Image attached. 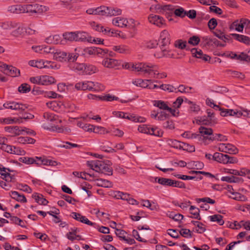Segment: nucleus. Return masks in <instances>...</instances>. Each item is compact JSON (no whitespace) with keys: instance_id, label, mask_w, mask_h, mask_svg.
I'll return each mask as SVG.
<instances>
[{"instance_id":"nucleus-49","label":"nucleus","mask_w":250,"mask_h":250,"mask_svg":"<svg viewBox=\"0 0 250 250\" xmlns=\"http://www.w3.org/2000/svg\"><path fill=\"white\" fill-rule=\"evenodd\" d=\"M63 37L65 40L70 42L76 41V32L65 33L63 34Z\"/></svg>"},{"instance_id":"nucleus-16","label":"nucleus","mask_w":250,"mask_h":250,"mask_svg":"<svg viewBox=\"0 0 250 250\" xmlns=\"http://www.w3.org/2000/svg\"><path fill=\"white\" fill-rule=\"evenodd\" d=\"M21 159L23 163L27 165L35 164L37 165H41L42 164H45L43 163V161L42 160L41 157H36L32 158L25 157L21 158Z\"/></svg>"},{"instance_id":"nucleus-39","label":"nucleus","mask_w":250,"mask_h":250,"mask_svg":"<svg viewBox=\"0 0 250 250\" xmlns=\"http://www.w3.org/2000/svg\"><path fill=\"white\" fill-rule=\"evenodd\" d=\"M221 180L222 181H225L229 183H236L239 182L241 178L234 176H223L221 178Z\"/></svg>"},{"instance_id":"nucleus-11","label":"nucleus","mask_w":250,"mask_h":250,"mask_svg":"<svg viewBox=\"0 0 250 250\" xmlns=\"http://www.w3.org/2000/svg\"><path fill=\"white\" fill-rule=\"evenodd\" d=\"M105 164L104 162L99 160L87 162L88 166L93 170L98 172H101L102 170H103V168L104 167V166Z\"/></svg>"},{"instance_id":"nucleus-2","label":"nucleus","mask_w":250,"mask_h":250,"mask_svg":"<svg viewBox=\"0 0 250 250\" xmlns=\"http://www.w3.org/2000/svg\"><path fill=\"white\" fill-rule=\"evenodd\" d=\"M23 13L40 14L47 10V8L37 3L22 5Z\"/></svg>"},{"instance_id":"nucleus-37","label":"nucleus","mask_w":250,"mask_h":250,"mask_svg":"<svg viewBox=\"0 0 250 250\" xmlns=\"http://www.w3.org/2000/svg\"><path fill=\"white\" fill-rule=\"evenodd\" d=\"M138 130L141 133L151 135L152 127L146 125H139Z\"/></svg>"},{"instance_id":"nucleus-44","label":"nucleus","mask_w":250,"mask_h":250,"mask_svg":"<svg viewBox=\"0 0 250 250\" xmlns=\"http://www.w3.org/2000/svg\"><path fill=\"white\" fill-rule=\"evenodd\" d=\"M210 220L213 222H217L219 225H222L224 223L223 216L220 214H215L209 216Z\"/></svg>"},{"instance_id":"nucleus-14","label":"nucleus","mask_w":250,"mask_h":250,"mask_svg":"<svg viewBox=\"0 0 250 250\" xmlns=\"http://www.w3.org/2000/svg\"><path fill=\"white\" fill-rule=\"evenodd\" d=\"M46 104L48 108L57 112L62 111L65 107V105L60 101H53L46 103Z\"/></svg>"},{"instance_id":"nucleus-62","label":"nucleus","mask_w":250,"mask_h":250,"mask_svg":"<svg viewBox=\"0 0 250 250\" xmlns=\"http://www.w3.org/2000/svg\"><path fill=\"white\" fill-rule=\"evenodd\" d=\"M78 57V54L77 53H67V58L65 61H67L69 62H74Z\"/></svg>"},{"instance_id":"nucleus-6","label":"nucleus","mask_w":250,"mask_h":250,"mask_svg":"<svg viewBox=\"0 0 250 250\" xmlns=\"http://www.w3.org/2000/svg\"><path fill=\"white\" fill-rule=\"evenodd\" d=\"M43 117L44 120L42 121V126L44 129H46L47 130H51V126L47 125L46 124L45 122H47L49 123V122H53L58 120L59 123L61 122V120H58L57 119L58 117L53 113L45 112L43 114Z\"/></svg>"},{"instance_id":"nucleus-20","label":"nucleus","mask_w":250,"mask_h":250,"mask_svg":"<svg viewBox=\"0 0 250 250\" xmlns=\"http://www.w3.org/2000/svg\"><path fill=\"white\" fill-rule=\"evenodd\" d=\"M4 129L6 132L10 133L12 136L20 135L24 132L23 128L18 126H6Z\"/></svg>"},{"instance_id":"nucleus-13","label":"nucleus","mask_w":250,"mask_h":250,"mask_svg":"<svg viewBox=\"0 0 250 250\" xmlns=\"http://www.w3.org/2000/svg\"><path fill=\"white\" fill-rule=\"evenodd\" d=\"M3 106L7 109H10L12 110L24 111L27 108V106L25 104H21L17 103L16 102H10L7 103L3 104Z\"/></svg>"},{"instance_id":"nucleus-23","label":"nucleus","mask_w":250,"mask_h":250,"mask_svg":"<svg viewBox=\"0 0 250 250\" xmlns=\"http://www.w3.org/2000/svg\"><path fill=\"white\" fill-rule=\"evenodd\" d=\"M69 67L72 70L76 71L80 74H84L85 69V63H71L69 65Z\"/></svg>"},{"instance_id":"nucleus-63","label":"nucleus","mask_w":250,"mask_h":250,"mask_svg":"<svg viewBox=\"0 0 250 250\" xmlns=\"http://www.w3.org/2000/svg\"><path fill=\"white\" fill-rule=\"evenodd\" d=\"M104 167L103 168V170H102L101 173H104V174L110 175L112 174V169L110 166H109L107 164H105Z\"/></svg>"},{"instance_id":"nucleus-61","label":"nucleus","mask_w":250,"mask_h":250,"mask_svg":"<svg viewBox=\"0 0 250 250\" xmlns=\"http://www.w3.org/2000/svg\"><path fill=\"white\" fill-rule=\"evenodd\" d=\"M174 13L176 16L182 18L184 17L186 15V11L182 7H179L177 9L175 8Z\"/></svg>"},{"instance_id":"nucleus-47","label":"nucleus","mask_w":250,"mask_h":250,"mask_svg":"<svg viewBox=\"0 0 250 250\" xmlns=\"http://www.w3.org/2000/svg\"><path fill=\"white\" fill-rule=\"evenodd\" d=\"M229 29L230 30L235 29L238 32H242L243 30V27L240 24L238 21L237 20L231 24L229 26Z\"/></svg>"},{"instance_id":"nucleus-58","label":"nucleus","mask_w":250,"mask_h":250,"mask_svg":"<svg viewBox=\"0 0 250 250\" xmlns=\"http://www.w3.org/2000/svg\"><path fill=\"white\" fill-rule=\"evenodd\" d=\"M93 132L100 134H104L108 132L104 127L94 125L93 126Z\"/></svg>"},{"instance_id":"nucleus-8","label":"nucleus","mask_w":250,"mask_h":250,"mask_svg":"<svg viewBox=\"0 0 250 250\" xmlns=\"http://www.w3.org/2000/svg\"><path fill=\"white\" fill-rule=\"evenodd\" d=\"M155 8L158 10V12L165 14L166 15L170 16L171 14L174 13L175 7L172 5H160L158 4L156 5Z\"/></svg>"},{"instance_id":"nucleus-56","label":"nucleus","mask_w":250,"mask_h":250,"mask_svg":"<svg viewBox=\"0 0 250 250\" xmlns=\"http://www.w3.org/2000/svg\"><path fill=\"white\" fill-rule=\"evenodd\" d=\"M64 144L58 145V147L61 148H65L66 149H71L73 147H79L80 146L76 144L71 143L69 142H66L64 143Z\"/></svg>"},{"instance_id":"nucleus-60","label":"nucleus","mask_w":250,"mask_h":250,"mask_svg":"<svg viewBox=\"0 0 250 250\" xmlns=\"http://www.w3.org/2000/svg\"><path fill=\"white\" fill-rule=\"evenodd\" d=\"M66 237L71 241H74V240H79L82 239L80 235L76 234L74 232H69L66 234Z\"/></svg>"},{"instance_id":"nucleus-54","label":"nucleus","mask_w":250,"mask_h":250,"mask_svg":"<svg viewBox=\"0 0 250 250\" xmlns=\"http://www.w3.org/2000/svg\"><path fill=\"white\" fill-rule=\"evenodd\" d=\"M86 39V34L85 32H76V42H83Z\"/></svg>"},{"instance_id":"nucleus-18","label":"nucleus","mask_w":250,"mask_h":250,"mask_svg":"<svg viewBox=\"0 0 250 250\" xmlns=\"http://www.w3.org/2000/svg\"><path fill=\"white\" fill-rule=\"evenodd\" d=\"M1 147L5 151L11 154L21 155L23 152V150H21L19 147L7 145L5 144L2 146Z\"/></svg>"},{"instance_id":"nucleus-25","label":"nucleus","mask_w":250,"mask_h":250,"mask_svg":"<svg viewBox=\"0 0 250 250\" xmlns=\"http://www.w3.org/2000/svg\"><path fill=\"white\" fill-rule=\"evenodd\" d=\"M227 158V154L215 152L213 155L212 159L218 163L226 164Z\"/></svg>"},{"instance_id":"nucleus-35","label":"nucleus","mask_w":250,"mask_h":250,"mask_svg":"<svg viewBox=\"0 0 250 250\" xmlns=\"http://www.w3.org/2000/svg\"><path fill=\"white\" fill-rule=\"evenodd\" d=\"M20 70L12 66H9L6 73V75L12 77H17L20 75Z\"/></svg>"},{"instance_id":"nucleus-29","label":"nucleus","mask_w":250,"mask_h":250,"mask_svg":"<svg viewBox=\"0 0 250 250\" xmlns=\"http://www.w3.org/2000/svg\"><path fill=\"white\" fill-rule=\"evenodd\" d=\"M231 35L237 41L245 44H250V38L248 36L237 34H231Z\"/></svg>"},{"instance_id":"nucleus-59","label":"nucleus","mask_w":250,"mask_h":250,"mask_svg":"<svg viewBox=\"0 0 250 250\" xmlns=\"http://www.w3.org/2000/svg\"><path fill=\"white\" fill-rule=\"evenodd\" d=\"M21 93H25L30 91V86L27 83H23L18 88Z\"/></svg>"},{"instance_id":"nucleus-51","label":"nucleus","mask_w":250,"mask_h":250,"mask_svg":"<svg viewBox=\"0 0 250 250\" xmlns=\"http://www.w3.org/2000/svg\"><path fill=\"white\" fill-rule=\"evenodd\" d=\"M12 171H13V170L9 168L0 167V174L2 176H4L5 178L9 177L10 178V181H11V178L9 172Z\"/></svg>"},{"instance_id":"nucleus-48","label":"nucleus","mask_w":250,"mask_h":250,"mask_svg":"<svg viewBox=\"0 0 250 250\" xmlns=\"http://www.w3.org/2000/svg\"><path fill=\"white\" fill-rule=\"evenodd\" d=\"M85 69L84 72L85 74H91L96 72V67L92 64L85 63Z\"/></svg>"},{"instance_id":"nucleus-26","label":"nucleus","mask_w":250,"mask_h":250,"mask_svg":"<svg viewBox=\"0 0 250 250\" xmlns=\"http://www.w3.org/2000/svg\"><path fill=\"white\" fill-rule=\"evenodd\" d=\"M55 83V79L52 76L43 75L40 76V84L48 85Z\"/></svg>"},{"instance_id":"nucleus-33","label":"nucleus","mask_w":250,"mask_h":250,"mask_svg":"<svg viewBox=\"0 0 250 250\" xmlns=\"http://www.w3.org/2000/svg\"><path fill=\"white\" fill-rule=\"evenodd\" d=\"M97 185L104 188H110L112 187L113 184L108 180L100 179L97 180Z\"/></svg>"},{"instance_id":"nucleus-5","label":"nucleus","mask_w":250,"mask_h":250,"mask_svg":"<svg viewBox=\"0 0 250 250\" xmlns=\"http://www.w3.org/2000/svg\"><path fill=\"white\" fill-rule=\"evenodd\" d=\"M199 132L200 133V136L203 137V143L205 145L209 144V140L210 136H211L213 134V130L210 128H207L204 126H200L199 128Z\"/></svg>"},{"instance_id":"nucleus-38","label":"nucleus","mask_w":250,"mask_h":250,"mask_svg":"<svg viewBox=\"0 0 250 250\" xmlns=\"http://www.w3.org/2000/svg\"><path fill=\"white\" fill-rule=\"evenodd\" d=\"M33 197L36 201L40 205H46L48 203V201L43 197L42 194L35 193L33 195Z\"/></svg>"},{"instance_id":"nucleus-30","label":"nucleus","mask_w":250,"mask_h":250,"mask_svg":"<svg viewBox=\"0 0 250 250\" xmlns=\"http://www.w3.org/2000/svg\"><path fill=\"white\" fill-rule=\"evenodd\" d=\"M7 10L13 14L23 13L22 5L17 4L10 6L8 7Z\"/></svg>"},{"instance_id":"nucleus-1","label":"nucleus","mask_w":250,"mask_h":250,"mask_svg":"<svg viewBox=\"0 0 250 250\" xmlns=\"http://www.w3.org/2000/svg\"><path fill=\"white\" fill-rule=\"evenodd\" d=\"M132 67L137 71H140L149 75H153V77L156 79H163L167 77L166 72H159V66L155 64L151 63H139L132 64Z\"/></svg>"},{"instance_id":"nucleus-3","label":"nucleus","mask_w":250,"mask_h":250,"mask_svg":"<svg viewBox=\"0 0 250 250\" xmlns=\"http://www.w3.org/2000/svg\"><path fill=\"white\" fill-rule=\"evenodd\" d=\"M122 64L121 60H117L108 57H105L102 61V65L108 68H118Z\"/></svg>"},{"instance_id":"nucleus-15","label":"nucleus","mask_w":250,"mask_h":250,"mask_svg":"<svg viewBox=\"0 0 250 250\" xmlns=\"http://www.w3.org/2000/svg\"><path fill=\"white\" fill-rule=\"evenodd\" d=\"M92 81H85L77 83L75 85V88L77 90H88L91 91V84Z\"/></svg>"},{"instance_id":"nucleus-36","label":"nucleus","mask_w":250,"mask_h":250,"mask_svg":"<svg viewBox=\"0 0 250 250\" xmlns=\"http://www.w3.org/2000/svg\"><path fill=\"white\" fill-rule=\"evenodd\" d=\"M91 91L99 92L104 89V86L101 83L92 82Z\"/></svg>"},{"instance_id":"nucleus-22","label":"nucleus","mask_w":250,"mask_h":250,"mask_svg":"<svg viewBox=\"0 0 250 250\" xmlns=\"http://www.w3.org/2000/svg\"><path fill=\"white\" fill-rule=\"evenodd\" d=\"M112 50L120 54H128L130 53L129 47L123 44L113 46Z\"/></svg>"},{"instance_id":"nucleus-52","label":"nucleus","mask_w":250,"mask_h":250,"mask_svg":"<svg viewBox=\"0 0 250 250\" xmlns=\"http://www.w3.org/2000/svg\"><path fill=\"white\" fill-rule=\"evenodd\" d=\"M118 100H119V98L118 97L109 94H106L104 96H102V101L112 102Z\"/></svg>"},{"instance_id":"nucleus-24","label":"nucleus","mask_w":250,"mask_h":250,"mask_svg":"<svg viewBox=\"0 0 250 250\" xmlns=\"http://www.w3.org/2000/svg\"><path fill=\"white\" fill-rule=\"evenodd\" d=\"M9 194L12 198L15 199L18 202L21 203H26L27 202V200L25 196L23 194H20L17 191H11Z\"/></svg>"},{"instance_id":"nucleus-32","label":"nucleus","mask_w":250,"mask_h":250,"mask_svg":"<svg viewBox=\"0 0 250 250\" xmlns=\"http://www.w3.org/2000/svg\"><path fill=\"white\" fill-rule=\"evenodd\" d=\"M61 37L59 35L50 36L45 39V42L47 43L58 44L61 42Z\"/></svg>"},{"instance_id":"nucleus-41","label":"nucleus","mask_w":250,"mask_h":250,"mask_svg":"<svg viewBox=\"0 0 250 250\" xmlns=\"http://www.w3.org/2000/svg\"><path fill=\"white\" fill-rule=\"evenodd\" d=\"M153 104L155 106L164 110H167L169 108L167 103L163 101H155Z\"/></svg>"},{"instance_id":"nucleus-9","label":"nucleus","mask_w":250,"mask_h":250,"mask_svg":"<svg viewBox=\"0 0 250 250\" xmlns=\"http://www.w3.org/2000/svg\"><path fill=\"white\" fill-rule=\"evenodd\" d=\"M134 22L135 21L132 19L127 20L126 19L121 17H117L114 18L112 20L113 25L121 28L125 27L128 24L130 23L133 24L134 23Z\"/></svg>"},{"instance_id":"nucleus-40","label":"nucleus","mask_w":250,"mask_h":250,"mask_svg":"<svg viewBox=\"0 0 250 250\" xmlns=\"http://www.w3.org/2000/svg\"><path fill=\"white\" fill-rule=\"evenodd\" d=\"M125 119H127L128 120H131L136 123H137V122L143 123V122H145L146 121L145 118H144L143 117L135 116H133V115H128L127 113H125Z\"/></svg>"},{"instance_id":"nucleus-21","label":"nucleus","mask_w":250,"mask_h":250,"mask_svg":"<svg viewBox=\"0 0 250 250\" xmlns=\"http://www.w3.org/2000/svg\"><path fill=\"white\" fill-rule=\"evenodd\" d=\"M67 56L66 52L55 49L53 54V59L59 62L65 61Z\"/></svg>"},{"instance_id":"nucleus-10","label":"nucleus","mask_w":250,"mask_h":250,"mask_svg":"<svg viewBox=\"0 0 250 250\" xmlns=\"http://www.w3.org/2000/svg\"><path fill=\"white\" fill-rule=\"evenodd\" d=\"M217 109H218L220 111V115L222 116L225 117L227 116H235L237 118H239L241 117L243 113L241 111H238L237 110H233L229 109H224L221 108L219 106V108H217Z\"/></svg>"},{"instance_id":"nucleus-50","label":"nucleus","mask_w":250,"mask_h":250,"mask_svg":"<svg viewBox=\"0 0 250 250\" xmlns=\"http://www.w3.org/2000/svg\"><path fill=\"white\" fill-rule=\"evenodd\" d=\"M17 23L11 21H7L0 23V26L4 29H10L16 27Z\"/></svg>"},{"instance_id":"nucleus-27","label":"nucleus","mask_w":250,"mask_h":250,"mask_svg":"<svg viewBox=\"0 0 250 250\" xmlns=\"http://www.w3.org/2000/svg\"><path fill=\"white\" fill-rule=\"evenodd\" d=\"M155 182H158L159 184L165 186L172 187V185L173 184V180L166 178L155 177Z\"/></svg>"},{"instance_id":"nucleus-55","label":"nucleus","mask_w":250,"mask_h":250,"mask_svg":"<svg viewBox=\"0 0 250 250\" xmlns=\"http://www.w3.org/2000/svg\"><path fill=\"white\" fill-rule=\"evenodd\" d=\"M108 9L109 16H115L122 14V10L118 8L108 7Z\"/></svg>"},{"instance_id":"nucleus-7","label":"nucleus","mask_w":250,"mask_h":250,"mask_svg":"<svg viewBox=\"0 0 250 250\" xmlns=\"http://www.w3.org/2000/svg\"><path fill=\"white\" fill-rule=\"evenodd\" d=\"M108 53V50L99 47H87L83 49L84 55H96L101 54L104 56Z\"/></svg>"},{"instance_id":"nucleus-19","label":"nucleus","mask_w":250,"mask_h":250,"mask_svg":"<svg viewBox=\"0 0 250 250\" xmlns=\"http://www.w3.org/2000/svg\"><path fill=\"white\" fill-rule=\"evenodd\" d=\"M160 41L161 46L166 47L170 44V38L168 32L164 30L160 34Z\"/></svg>"},{"instance_id":"nucleus-4","label":"nucleus","mask_w":250,"mask_h":250,"mask_svg":"<svg viewBox=\"0 0 250 250\" xmlns=\"http://www.w3.org/2000/svg\"><path fill=\"white\" fill-rule=\"evenodd\" d=\"M219 151L226 153L235 154L238 152V149L231 144L220 143L218 145Z\"/></svg>"},{"instance_id":"nucleus-64","label":"nucleus","mask_w":250,"mask_h":250,"mask_svg":"<svg viewBox=\"0 0 250 250\" xmlns=\"http://www.w3.org/2000/svg\"><path fill=\"white\" fill-rule=\"evenodd\" d=\"M99 15L109 16L108 7L101 6L99 7Z\"/></svg>"},{"instance_id":"nucleus-31","label":"nucleus","mask_w":250,"mask_h":250,"mask_svg":"<svg viewBox=\"0 0 250 250\" xmlns=\"http://www.w3.org/2000/svg\"><path fill=\"white\" fill-rule=\"evenodd\" d=\"M21 119L18 118L8 117L5 118H0V123L3 125L12 124L13 123H20Z\"/></svg>"},{"instance_id":"nucleus-57","label":"nucleus","mask_w":250,"mask_h":250,"mask_svg":"<svg viewBox=\"0 0 250 250\" xmlns=\"http://www.w3.org/2000/svg\"><path fill=\"white\" fill-rule=\"evenodd\" d=\"M203 39L207 41L208 43H209V42H213L217 46L224 47L226 45L225 44L220 43V42L216 39H211L208 37H205L203 38Z\"/></svg>"},{"instance_id":"nucleus-42","label":"nucleus","mask_w":250,"mask_h":250,"mask_svg":"<svg viewBox=\"0 0 250 250\" xmlns=\"http://www.w3.org/2000/svg\"><path fill=\"white\" fill-rule=\"evenodd\" d=\"M17 142L21 144H34L35 142V140L29 137H20L18 138Z\"/></svg>"},{"instance_id":"nucleus-43","label":"nucleus","mask_w":250,"mask_h":250,"mask_svg":"<svg viewBox=\"0 0 250 250\" xmlns=\"http://www.w3.org/2000/svg\"><path fill=\"white\" fill-rule=\"evenodd\" d=\"M224 172L225 173L231 174L233 175H238L240 176H243V175L245 174L244 172H243L242 168H241L240 170L233 169L225 168L224 169Z\"/></svg>"},{"instance_id":"nucleus-28","label":"nucleus","mask_w":250,"mask_h":250,"mask_svg":"<svg viewBox=\"0 0 250 250\" xmlns=\"http://www.w3.org/2000/svg\"><path fill=\"white\" fill-rule=\"evenodd\" d=\"M151 80H143L141 79H136L132 81V83L134 85L142 88H146L148 86V83H151Z\"/></svg>"},{"instance_id":"nucleus-53","label":"nucleus","mask_w":250,"mask_h":250,"mask_svg":"<svg viewBox=\"0 0 250 250\" xmlns=\"http://www.w3.org/2000/svg\"><path fill=\"white\" fill-rule=\"evenodd\" d=\"M213 33L216 37L224 42H226L227 40H229L228 37H226L224 35V33L220 30L216 29L215 31H213Z\"/></svg>"},{"instance_id":"nucleus-12","label":"nucleus","mask_w":250,"mask_h":250,"mask_svg":"<svg viewBox=\"0 0 250 250\" xmlns=\"http://www.w3.org/2000/svg\"><path fill=\"white\" fill-rule=\"evenodd\" d=\"M150 23L161 27L165 24L164 18L160 16L150 14L148 17Z\"/></svg>"},{"instance_id":"nucleus-17","label":"nucleus","mask_w":250,"mask_h":250,"mask_svg":"<svg viewBox=\"0 0 250 250\" xmlns=\"http://www.w3.org/2000/svg\"><path fill=\"white\" fill-rule=\"evenodd\" d=\"M191 52L193 57L198 59H200L205 62L208 61L210 59V57L206 54H204L202 51L197 48H192Z\"/></svg>"},{"instance_id":"nucleus-45","label":"nucleus","mask_w":250,"mask_h":250,"mask_svg":"<svg viewBox=\"0 0 250 250\" xmlns=\"http://www.w3.org/2000/svg\"><path fill=\"white\" fill-rule=\"evenodd\" d=\"M232 196L230 197L234 200L237 201H245L247 200V198L241 193L237 192H231Z\"/></svg>"},{"instance_id":"nucleus-46","label":"nucleus","mask_w":250,"mask_h":250,"mask_svg":"<svg viewBox=\"0 0 250 250\" xmlns=\"http://www.w3.org/2000/svg\"><path fill=\"white\" fill-rule=\"evenodd\" d=\"M159 88L164 91H168L169 92H177V91H176V88L171 84H162L160 86H159Z\"/></svg>"},{"instance_id":"nucleus-34","label":"nucleus","mask_w":250,"mask_h":250,"mask_svg":"<svg viewBox=\"0 0 250 250\" xmlns=\"http://www.w3.org/2000/svg\"><path fill=\"white\" fill-rule=\"evenodd\" d=\"M228 139L226 136L221 134H213L211 136L209 137V140L211 142L213 141H217L220 142H224L227 141Z\"/></svg>"}]
</instances>
